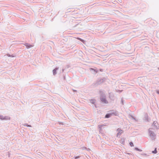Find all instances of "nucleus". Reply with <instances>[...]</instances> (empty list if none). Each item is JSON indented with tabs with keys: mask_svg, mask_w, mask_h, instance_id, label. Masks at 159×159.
I'll return each instance as SVG.
<instances>
[{
	"mask_svg": "<svg viewBox=\"0 0 159 159\" xmlns=\"http://www.w3.org/2000/svg\"><path fill=\"white\" fill-rule=\"evenodd\" d=\"M153 125L154 126H156L157 129L158 128V127H159V126H157V125H158V124L157 122L156 121H154Z\"/></svg>",
	"mask_w": 159,
	"mask_h": 159,
	"instance_id": "3",
	"label": "nucleus"
},
{
	"mask_svg": "<svg viewBox=\"0 0 159 159\" xmlns=\"http://www.w3.org/2000/svg\"><path fill=\"white\" fill-rule=\"evenodd\" d=\"M117 131L118 132L117 134V137L120 136L121 135V134L123 132V130L119 128H118L117 129Z\"/></svg>",
	"mask_w": 159,
	"mask_h": 159,
	"instance_id": "1",
	"label": "nucleus"
},
{
	"mask_svg": "<svg viewBox=\"0 0 159 159\" xmlns=\"http://www.w3.org/2000/svg\"><path fill=\"white\" fill-rule=\"evenodd\" d=\"M121 142H123V143H124V139H121L120 140Z\"/></svg>",
	"mask_w": 159,
	"mask_h": 159,
	"instance_id": "10",
	"label": "nucleus"
},
{
	"mask_svg": "<svg viewBox=\"0 0 159 159\" xmlns=\"http://www.w3.org/2000/svg\"><path fill=\"white\" fill-rule=\"evenodd\" d=\"M129 144H130V146L131 147H133V146H134V145H133V143L132 142H130L129 143Z\"/></svg>",
	"mask_w": 159,
	"mask_h": 159,
	"instance_id": "9",
	"label": "nucleus"
},
{
	"mask_svg": "<svg viewBox=\"0 0 159 159\" xmlns=\"http://www.w3.org/2000/svg\"><path fill=\"white\" fill-rule=\"evenodd\" d=\"M57 69H56L53 70V73L54 75H55L56 74V71Z\"/></svg>",
	"mask_w": 159,
	"mask_h": 159,
	"instance_id": "8",
	"label": "nucleus"
},
{
	"mask_svg": "<svg viewBox=\"0 0 159 159\" xmlns=\"http://www.w3.org/2000/svg\"><path fill=\"white\" fill-rule=\"evenodd\" d=\"M157 93L159 94V92H157Z\"/></svg>",
	"mask_w": 159,
	"mask_h": 159,
	"instance_id": "13",
	"label": "nucleus"
},
{
	"mask_svg": "<svg viewBox=\"0 0 159 159\" xmlns=\"http://www.w3.org/2000/svg\"><path fill=\"white\" fill-rule=\"evenodd\" d=\"M152 153H156L157 152V148H155V150L154 151H152Z\"/></svg>",
	"mask_w": 159,
	"mask_h": 159,
	"instance_id": "7",
	"label": "nucleus"
},
{
	"mask_svg": "<svg viewBox=\"0 0 159 159\" xmlns=\"http://www.w3.org/2000/svg\"><path fill=\"white\" fill-rule=\"evenodd\" d=\"M77 39L80 40L83 43H84V40L82 39H81L80 38H77Z\"/></svg>",
	"mask_w": 159,
	"mask_h": 159,
	"instance_id": "5",
	"label": "nucleus"
},
{
	"mask_svg": "<svg viewBox=\"0 0 159 159\" xmlns=\"http://www.w3.org/2000/svg\"><path fill=\"white\" fill-rule=\"evenodd\" d=\"M79 156H77V157H75V159L77 158H79Z\"/></svg>",
	"mask_w": 159,
	"mask_h": 159,
	"instance_id": "12",
	"label": "nucleus"
},
{
	"mask_svg": "<svg viewBox=\"0 0 159 159\" xmlns=\"http://www.w3.org/2000/svg\"><path fill=\"white\" fill-rule=\"evenodd\" d=\"M26 46L28 48H30V47H32L33 46L32 45H31L30 46H28V45H27Z\"/></svg>",
	"mask_w": 159,
	"mask_h": 159,
	"instance_id": "11",
	"label": "nucleus"
},
{
	"mask_svg": "<svg viewBox=\"0 0 159 159\" xmlns=\"http://www.w3.org/2000/svg\"><path fill=\"white\" fill-rule=\"evenodd\" d=\"M101 101L104 103H108V102L106 100V98H102L101 99Z\"/></svg>",
	"mask_w": 159,
	"mask_h": 159,
	"instance_id": "2",
	"label": "nucleus"
},
{
	"mask_svg": "<svg viewBox=\"0 0 159 159\" xmlns=\"http://www.w3.org/2000/svg\"><path fill=\"white\" fill-rule=\"evenodd\" d=\"M149 134L150 135V136H154V134L152 132V131H151V130H150V129H149Z\"/></svg>",
	"mask_w": 159,
	"mask_h": 159,
	"instance_id": "4",
	"label": "nucleus"
},
{
	"mask_svg": "<svg viewBox=\"0 0 159 159\" xmlns=\"http://www.w3.org/2000/svg\"><path fill=\"white\" fill-rule=\"evenodd\" d=\"M111 115L110 114H107L105 116V117L106 118H108L110 117Z\"/></svg>",
	"mask_w": 159,
	"mask_h": 159,
	"instance_id": "6",
	"label": "nucleus"
}]
</instances>
